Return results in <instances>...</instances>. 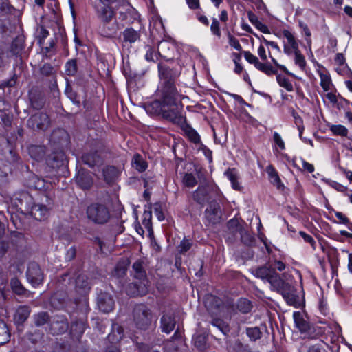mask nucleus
Segmentation results:
<instances>
[{"mask_svg": "<svg viewBox=\"0 0 352 352\" xmlns=\"http://www.w3.org/2000/svg\"><path fill=\"white\" fill-rule=\"evenodd\" d=\"M161 92L162 99L153 102L148 107L147 111L160 115L173 123H183L184 118L182 115V106L173 82L171 80L166 81Z\"/></svg>", "mask_w": 352, "mask_h": 352, "instance_id": "f257e3e1", "label": "nucleus"}, {"mask_svg": "<svg viewBox=\"0 0 352 352\" xmlns=\"http://www.w3.org/2000/svg\"><path fill=\"white\" fill-rule=\"evenodd\" d=\"M205 306L213 317L212 324L226 334L229 331L228 325L219 318H230L233 310L232 305L223 302L217 296L210 295L205 300Z\"/></svg>", "mask_w": 352, "mask_h": 352, "instance_id": "f03ea898", "label": "nucleus"}, {"mask_svg": "<svg viewBox=\"0 0 352 352\" xmlns=\"http://www.w3.org/2000/svg\"><path fill=\"white\" fill-rule=\"evenodd\" d=\"M87 216L89 221L96 224H104L109 218L107 207L101 204H92L87 209Z\"/></svg>", "mask_w": 352, "mask_h": 352, "instance_id": "7ed1b4c3", "label": "nucleus"}, {"mask_svg": "<svg viewBox=\"0 0 352 352\" xmlns=\"http://www.w3.org/2000/svg\"><path fill=\"white\" fill-rule=\"evenodd\" d=\"M133 320L137 328L147 329L151 324L152 314L144 305H138L133 309Z\"/></svg>", "mask_w": 352, "mask_h": 352, "instance_id": "20e7f679", "label": "nucleus"}, {"mask_svg": "<svg viewBox=\"0 0 352 352\" xmlns=\"http://www.w3.org/2000/svg\"><path fill=\"white\" fill-rule=\"evenodd\" d=\"M254 275L263 280H266L270 283L271 286L275 289L279 287V284L283 280L280 275L276 272L274 269L267 266L258 267L255 270Z\"/></svg>", "mask_w": 352, "mask_h": 352, "instance_id": "39448f33", "label": "nucleus"}, {"mask_svg": "<svg viewBox=\"0 0 352 352\" xmlns=\"http://www.w3.org/2000/svg\"><path fill=\"white\" fill-rule=\"evenodd\" d=\"M293 318L296 327L302 334L305 335V337L314 338L317 336V334L315 333V328L310 325L309 322L306 320L301 312H294Z\"/></svg>", "mask_w": 352, "mask_h": 352, "instance_id": "423d86ee", "label": "nucleus"}, {"mask_svg": "<svg viewBox=\"0 0 352 352\" xmlns=\"http://www.w3.org/2000/svg\"><path fill=\"white\" fill-rule=\"evenodd\" d=\"M33 131H45L50 125L48 116L44 113H37L32 116L27 123Z\"/></svg>", "mask_w": 352, "mask_h": 352, "instance_id": "0eeeda50", "label": "nucleus"}, {"mask_svg": "<svg viewBox=\"0 0 352 352\" xmlns=\"http://www.w3.org/2000/svg\"><path fill=\"white\" fill-rule=\"evenodd\" d=\"M28 280L33 287H36L42 283L44 276L40 266L36 263H31L26 272Z\"/></svg>", "mask_w": 352, "mask_h": 352, "instance_id": "6e6552de", "label": "nucleus"}, {"mask_svg": "<svg viewBox=\"0 0 352 352\" xmlns=\"http://www.w3.org/2000/svg\"><path fill=\"white\" fill-rule=\"evenodd\" d=\"M274 289L281 294L289 305H295L297 303V296L292 293V287L289 283L282 280Z\"/></svg>", "mask_w": 352, "mask_h": 352, "instance_id": "1a4fd4ad", "label": "nucleus"}, {"mask_svg": "<svg viewBox=\"0 0 352 352\" xmlns=\"http://www.w3.org/2000/svg\"><path fill=\"white\" fill-rule=\"evenodd\" d=\"M220 206L217 202H212L205 211V218L209 224H216L221 220Z\"/></svg>", "mask_w": 352, "mask_h": 352, "instance_id": "9d476101", "label": "nucleus"}, {"mask_svg": "<svg viewBox=\"0 0 352 352\" xmlns=\"http://www.w3.org/2000/svg\"><path fill=\"white\" fill-rule=\"evenodd\" d=\"M97 305L100 310L108 313L114 307V300L112 296L107 293H100L98 296Z\"/></svg>", "mask_w": 352, "mask_h": 352, "instance_id": "9b49d317", "label": "nucleus"}, {"mask_svg": "<svg viewBox=\"0 0 352 352\" xmlns=\"http://www.w3.org/2000/svg\"><path fill=\"white\" fill-rule=\"evenodd\" d=\"M148 280H140V283H130L126 287V292L131 296H143L147 293Z\"/></svg>", "mask_w": 352, "mask_h": 352, "instance_id": "f8f14e48", "label": "nucleus"}, {"mask_svg": "<svg viewBox=\"0 0 352 352\" xmlns=\"http://www.w3.org/2000/svg\"><path fill=\"white\" fill-rule=\"evenodd\" d=\"M119 29L116 20L102 23L100 26V34L105 37H111L117 33Z\"/></svg>", "mask_w": 352, "mask_h": 352, "instance_id": "ddd939ff", "label": "nucleus"}, {"mask_svg": "<svg viewBox=\"0 0 352 352\" xmlns=\"http://www.w3.org/2000/svg\"><path fill=\"white\" fill-rule=\"evenodd\" d=\"M97 12L101 23L115 20V12L109 5L104 4Z\"/></svg>", "mask_w": 352, "mask_h": 352, "instance_id": "4468645a", "label": "nucleus"}, {"mask_svg": "<svg viewBox=\"0 0 352 352\" xmlns=\"http://www.w3.org/2000/svg\"><path fill=\"white\" fill-rule=\"evenodd\" d=\"M78 185L82 189H88L93 184V179L89 173L79 171L76 179Z\"/></svg>", "mask_w": 352, "mask_h": 352, "instance_id": "2eb2a0df", "label": "nucleus"}, {"mask_svg": "<svg viewBox=\"0 0 352 352\" xmlns=\"http://www.w3.org/2000/svg\"><path fill=\"white\" fill-rule=\"evenodd\" d=\"M74 282L76 292L81 295L86 294L90 289L89 283L85 274H79Z\"/></svg>", "mask_w": 352, "mask_h": 352, "instance_id": "dca6fc26", "label": "nucleus"}, {"mask_svg": "<svg viewBox=\"0 0 352 352\" xmlns=\"http://www.w3.org/2000/svg\"><path fill=\"white\" fill-rule=\"evenodd\" d=\"M48 208L43 204H34L32 208V214L37 220L45 219L48 214Z\"/></svg>", "mask_w": 352, "mask_h": 352, "instance_id": "f3484780", "label": "nucleus"}, {"mask_svg": "<svg viewBox=\"0 0 352 352\" xmlns=\"http://www.w3.org/2000/svg\"><path fill=\"white\" fill-rule=\"evenodd\" d=\"M102 173L104 180L107 183H111L118 177L120 170L115 166H108L102 169Z\"/></svg>", "mask_w": 352, "mask_h": 352, "instance_id": "a211bd4d", "label": "nucleus"}, {"mask_svg": "<svg viewBox=\"0 0 352 352\" xmlns=\"http://www.w3.org/2000/svg\"><path fill=\"white\" fill-rule=\"evenodd\" d=\"M30 314V309L28 306H21L14 314V321L17 324H22L28 319Z\"/></svg>", "mask_w": 352, "mask_h": 352, "instance_id": "6ab92c4d", "label": "nucleus"}, {"mask_svg": "<svg viewBox=\"0 0 352 352\" xmlns=\"http://www.w3.org/2000/svg\"><path fill=\"white\" fill-rule=\"evenodd\" d=\"M122 36L123 42L133 43L140 39V33L133 28H128L123 31Z\"/></svg>", "mask_w": 352, "mask_h": 352, "instance_id": "aec40b11", "label": "nucleus"}, {"mask_svg": "<svg viewBox=\"0 0 352 352\" xmlns=\"http://www.w3.org/2000/svg\"><path fill=\"white\" fill-rule=\"evenodd\" d=\"M175 325L174 318L168 314L164 315L161 318V328L163 332L166 333H170Z\"/></svg>", "mask_w": 352, "mask_h": 352, "instance_id": "412c9836", "label": "nucleus"}, {"mask_svg": "<svg viewBox=\"0 0 352 352\" xmlns=\"http://www.w3.org/2000/svg\"><path fill=\"white\" fill-rule=\"evenodd\" d=\"M82 160L89 167H94L101 164L100 157L96 153L85 154L82 155Z\"/></svg>", "mask_w": 352, "mask_h": 352, "instance_id": "4be33fe9", "label": "nucleus"}, {"mask_svg": "<svg viewBox=\"0 0 352 352\" xmlns=\"http://www.w3.org/2000/svg\"><path fill=\"white\" fill-rule=\"evenodd\" d=\"M134 277L140 280H147L146 272L144 270L142 262L137 261L133 264Z\"/></svg>", "mask_w": 352, "mask_h": 352, "instance_id": "5701e85b", "label": "nucleus"}, {"mask_svg": "<svg viewBox=\"0 0 352 352\" xmlns=\"http://www.w3.org/2000/svg\"><path fill=\"white\" fill-rule=\"evenodd\" d=\"M194 199L200 204H204L208 200V190L204 187H199L193 193Z\"/></svg>", "mask_w": 352, "mask_h": 352, "instance_id": "b1692460", "label": "nucleus"}, {"mask_svg": "<svg viewBox=\"0 0 352 352\" xmlns=\"http://www.w3.org/2000/svg\"><path fill=\"white\" fill-rule=\"evenodd\" d=\"M85 329V323L84 321H76L71 325V333L76 338L80 337Z\"/></svg>", "mask_w": 352, "mask_h": 352, "instance_id": "393cba45", "label": "nucleus"}, {"mask_svg": "<svg viewBox=\"0 0 352 352\" xmlns=\"http://www.w3.org/2000/svg\"><path fill=\"white\" fill-rule=\"evenodd\" d=\"M183 131L188 138L193 143L198 144L200 142V137L197 131L188 125L183 126Z\"/></svg>", "mask_w": 352, "mask_h": 352, "instance_id": "a878e982", "label": "nucleus"}, {"mask_svg": "<svg viewBox=\"0 0 352 352\" xmlns=\"http://www.w3.org/2000/svg\"><path fill=\"white\" fill-rule=\"evenodd\" d=\"M132 165L139 172H143L147 168L146 162L142 159V157L140 155H134L132 160Z\"/></svg>", "mask_w": 352, "mask_h": 352, "instance_id": "bb28decb", "label": "nucleus"}, {"mask_svg": "<svg viewBox=\"0 0 352 352\" xmlns=\"http://www.w3.org/2000/svg\"><path fill=\"white\" fill-rule=\"evenodd\" d=\"M10 332L6 324L3 321H0V345L9 341Z\"/></svg>", "mask_w": 352, "mask_h": 352, "instance_id": "cd10ccee", "label": "nucleus"}, {"mask_svg": "<svg viewBox=\"0 0 352 352\" xmlns=\"http://www.w3.org/2000/svg\"><path fill=\"white\" fill-rule=\"evenodd\" d=\"M267 173L271 183H272L278 188H280L282 186V184L277 172L272 167L270 166L267 168Z\"/></svg>", "mask_w": 352, "mask_h": 352, "instance_id": "c85d7f7f", "label": "nucleus"}, {"mask_svg": "<svg viewBox=\"0 0 352 352\" xmlns=\"http://www.w3.org/2000/svg\"><path fill=\"white\" fill-rule=\"evenodd\" d=\"M326 98L329 100L333 107L340 109L343 107V103L346 102L342 98L339 100L336 94L329 92L326 94Z\"/></svg>", "mask_w": 352, "mask_h": 352, "instance_id": "c756f323", "label": "nucleus"}, {"mask_svg": "<svg viewBox=\"0 0 352 352\" xmlns=\"http://www.w3.org/2000/svg\"><path fill=\"white\" fill-rule=\"evenodd\" d=\"M237 309L242 313H248L252 309V305L250 300L246 298H241L236 304Z\"/></svg>", "mask_w": 352, "mask_h": 352, "instance_id": "7c9ffc66", "label": "nucleus"}, {"mask_svg": "<svg viewBox=\"0 0 352 352\" xmlns=\"http://www.w3.org/2000/svg\"><path fill=\"white\" fill-rule=\"evenodd\" d=\"M320 86L322 87L323 90L324 91H329L332 86L331 77L327 74L320 73Z\"/></svg>", "mask_w": 352, "mask_h": 352, "instance_id": "2f4dec72", "label": "nucleus"}, {"mask_svg": "<svg viewBox=\"0 0 352 352\" xmlns=\"http://www.w3.org/2000/svg\"><path fill=\"white\" fill-rule=\"evenodd\" d=\"M276 80L279 85L284 87L287 91H293V85L288 78L280 74L276 75Z\"/></svg>", "mask_w": 352, "mask_h": 352, "instance_id": "473e14b6", "label": "nucleus"}, {"mask_svg": "<svg viewBox=\"0 0 352 352\" xmlns=\"http://www.w3.org/2000/svg\"><path fill=\"white\" fill-rule=\"evenodd\" d=\"M10 285L12 291L19 294H23L25 292V289L22 285L21 282L16 278H12L10 281Z\"/></svg>", "mask_w": 352, "mask_h": 352, "instance_id": "72a5a7b5", "label": "nucleus"}, {"mask_svg": "<svg viewBox=\"0 0 352 352\" xmlns=\"http://www.w3.org/2000/svg\"><path fill=\"white\" fill-rule=\"evenodd\" d=\"M330 131L336 135L346 137L348 134V129L343 125L335 124L330 126Z\"/></svg>", "mask_w": 352, "mask_h": 352, "instance_id": "f704fd0d", "label": "nucleus"}, {"mask_svg": "<svg viewBox=\"0 0 352 352\" xmlns=\"http://www.w3.org/2000/svg\"><path fill=\"white\" fill-rule=\"evenodd\" d=\"M49 316L45 312H40L34 316V324L39 327L45 324L48 322Z\"/></svg>", "mask_w": 352, "mask_h": 352, "instance_id": "c9c22d12", "label": "nucleus"}, {"mask_svg": "<svg viewBox=\"0 0 352 352\" xmlns=\"http://www.w3.org/2000/svg\"><path fill=\"white\" fill-rule=\"evenodd\" d=\"M243 56H244L245 60L249 63L253 64L254 65V67L256 69H258V65H260V64L261 63L259 61L258 58L249 51H244L243 52Z\"/></svg>", "mask_w": 352, "mask_h": 352, "instance_id": "e433bc0d", "label": "nucleus"}, {"mask_svg": "<svg viewBox=\"0 0 352 352\" xmlns=\"http://www.w3.org/2000/svg\"><path fill=\"white\" fill-rule=\"evenodd\" d=\"M294 54L295 55V64L298 65L301 69H305L306 66V60L304 56L300 53V50L294 52Z\"/></svg>", "mask_w": 352, "mask_h": 352, "instance_id": "4c0bfd02", "label": "nucleus"}, {"mask_svg": "<svg viewBox=\"0 0 352 352\" xmlns=\"http://www.w3.org/2000/svg\"><path fill=\"white\" fill-rule=\"evenodd\" d=\"M65 72L67 75L74 76L77 72V64L75 60H69L65 64Z\"/></svg>", "mask_w": 352, "mask_h": 352, "instance_id": "58836bf2", "label": "nucleus"}, {"mask_svg": "<svg viewBox=\"0 0 352 352\" xmlns=\"http://www.w3.org/2000/svg\"><path fill=\"white\" fill-rule=\"evenodd\" d=\"M127 266L125 263H119L115 267L113 276L118 278L123 277L126 272Z\"/></svg>", "mask_w": 352, "mask_h": 352, "instance_id": "ea45409f", "label": "nucleus"}, {"mask_svg": "<svg viewBox=\"0 0 352 352\" xmlns=\"http://www.w3.org/2000/svg\"><path fill=\"white\" fill-rule=\"evenodd\" d=\"M259 71L265 73L267 76H270L272 74H277V71L272 66L267 63H261L260 65H258V69Z\"/></svg>", "mask_w": 352, "mask_h": 352, "instance_id": "a19ab883", "label": "nucleus"}, {"mask_svg": "<svg viewBox=\"0 0 352 352\" xmlns=\"http://www.w3.org/2000/svg\"><path fill=\"white\" fill-rule=\"evenodd\" d=\"M184 184L189 188H193L197 184V179L192 173H186L183 177Z\"/></svg>", "mask_w": 352, "mask_h": 352, "instance_id": "79ce46f5", "label": "nucleus"}, {"mask_svg": "<svg viewBox=\"0 0 352 352\" xmlns=\"http://www.w3.org/2000/svg\"><path fill=\"white\" fill-rule=\"evenodd\" d=\"M247 334L251 340H256L261 338V331L258 327L248 328Z\"/></svg>", "mask_w": 352, "mask_h": 352, "instance_id": "37998d69", "label": "nucleus"}, {"mask_svg": "<svg viewBox=\"0 0 352 352\" xmlns=\"http://www.w3.org/2000/svg\"><path fill=\"white\" fill-rule=\"evenodd\" d=\"M146 53L145 54V58L147 61H155L157 58V55L155 53L153 48L150 46H146Z\"/></svg>", "mask_w": 352, "mask_h": 352, "instance_id": "c03bdc74", "label": "nucleus"}, {"mask_svg": "<svg viewBox=\"0 0 352 352\" xmlns=\"http://www.w3.org/2000/svg\"><path fill=\"white\" fill-rule=\"evenodd\" d=\"M273 140L276 145H277L280 150L285 148V142L279 133L274 132L273 134Z\"/></svg>", "mask_w": 352, "mask_h": 352, "instance_id": "a18cd8bd", "label": "nucleus"}, {"mask_svg": "<svg viewBox=\"0 0 352 352\" xmlns=\"http://www.w3.org/2000/svg\"><path fill=\"white\" fill-rule=\"evenodd\" d=\"M192 243L188 239H184L181 241L179 245V252L180 253H185L191 248Z\"/></svg>", "mask_w": 352, "mask_h": 352, "instance_id": "49530a36", "label": "nucleus"}, {"mask_svg": "<svg viewBox=\"0 0 352 352\" xmlns=\"http://www.w3.org/2000/svg\"><path fill=\"white\" fill-rule=\"evenodd\" d=\"M228 40H229V44L230 46L233 47L234 49H236L238 51H241L242 50V47H241V44L239 43V41L234 36L229 34H228Z\"/></svg>", "mask_w": 352, "mask_h": 352, "instance_id": "de8ad7c7", "label": "nucleus"}, {"mask_svg": "<svg viewBox=\"0 0 352 352\" xmlns=\"http://www.w3.org/2000/svg\"><path fill=\"white\" fill-rule=\"evenodd\" d=\"M212 32L217 35L218 37L221 36V31L219 28V23L217 19H213L210 26Z\"/></svg>", "mask_w": 352, "mask_h": 352, "instance_id": "09e8293b", "label": "nucleus"}, {"mask_svg": "<svg viewBox=\"0 0 352 352\" xmlns=\"http://www.w3.org/2000/svg\"><path fill=\"white\" fill-rule=\"evenodd\" d=\"M228 227L232 230V232H236L239 230L240 226L237 219H232L228 223Z\"/></svg>", "mask_w": 352, "mask_h": 352, "instance_id": "8fccbe9b", "label": "nucleus"}, {"mask_svg": "<svg viewBox=\"0 0 352 352\" xmlns=\"http://www.w3.org/2000/svg\"><path fill=\"white\" fill-rule=\"evenodd\" d=\"M206 343V338L204 336H198L195 338V345L199 349L204 347Z\"/></svg>", "mask_w": 352, "mask_h": 352, "instance_id": "3c124183", "label": "nucleus"}, {"mask_svg": "<svg viewBox=\"0 0 352 352\" xmlns=\"http://www.w3.org/2000/svg\"><path fill=\"white\" fill-rule=\"evenodd\" d=\"M299 25L302 29L305 35L307 37L309 38L311 36V34L309 29L308 28L307 25L302 21H299ZM307 42L308 43H311V39L310 38L307 39Z\"/></svg>", "mask_w": 352, "mask_h": 352, "instance_id": "603ef678", "label": "nucleus"}, {"mask_svg": "<svg viewBox=\"0 0 352 352\" xmlns=\"http://www.w3.org/2000/svg\"><path fill=\"white\" fill-rule=\"evenodd\" d=\"M308 352H327L321 344H314L309 348Z\"/></svg>", "mask_w": 352, "mask_h": 352, "instance_id": "864d4df0", "label": "nucleus"}, {"mask_svg": "<svg viewBox=\"0 0 352 352\" xmlns=\"http://www.w3.org/2000/svg\"><path fill=\"white\" fill-rule=\"evenodd\" d=\"M41 72L43 74L47 76L53 72V67L50 64H45L41 67Z\"/></svg>", "mask_w": 352, "mask_h": 352, "instance_id": "5fc2aeb1", "label": "nucleus"}, {"mask_svg": "<svg viewBox=\"0 0 352 352\" xmlns=\"http://www.w3.org/2000/svg\"><path fill=\"white\" fill-rule=\"evenodd\" d=\"M272 265L274 267V270L276 269L277 270L282 272L285 269V264L283 263L281 261L275 260L272 264Z\"/></svg>", "mask_w": 352, "mask_h": 352, "instance_id": "6e6d98bb", "label": "nucleus"}, {"mask_svg": "<svg viewBox=\"0 0 352 352\" xmlns=\"http://www.w3.org/2000/svg\"><path fill=\"white\" fill-rule=\"evenodd\" d=\"M300 236L303 238L305 241L310 243L312 246L314 245L315 241L313 237L304 232H300Z\"/></svg>", "mask_w": 352, "mask_h": 352, "instance_id": "4d7b16f0", "label": "nucleus"}, {"mask_svg": "<svg viewBox=\"0 0 352 352\" xmlns=\"http://www.w3.org/2000/svg\"><path fill=\"white\" fill-rule=\"evenodd\" d=\"M248 16L249 21L255 25L259 22L258 16L251 11L248 12Z\"/></svg>", "mask_w": 352, "mask_h": 352, "instance_id": "13d9d810", "label": "nucleus"}, {"mask_svg": "<svg viewBox=\"0 0 352 352\" xmlns=\"http://www.w3.org/2000/svg\"><path fill=\"white\" fill-rule=\"evenodd\" d=\"M258 30H259L261 32L265 34H269L270 30L267 25L261 23L260 21L259 22L254 25Z\"/></svg>", "mask_w": 352, "mask_h": 352, "instance_id": "bf43d9fd", "label": "nucleus"}, {"mask_svg": "<svg viewBox=\"0 0 352 352\" xmlns=\"http://www.w3.org/2000/svg\"><path fill=\"white\" fill-rule=\"evenodd\" d=\"M188 7L195 10L199 8V0H186Z\"/></svg>", "mask_w": 352, "mask_h": 352, "instance_id": "052dcab7", "label": "nucleus"}, {"mask_svg": "<svg viewBox=\"0 0 352 352\" xmlns=\"http://www.w3.org/2000/svg\"><path fill=\"white\" fill-rule=\"evenodd\" d=\"M34 179L35 180V188L37 189H42L45 187V181L43 179H39L38 177H34Z\"/></svg>", "mask_w": 352, "mask_h": 352, "instance_id": "680f3d73", "label": "nucleus"}, {"mask_svg": "<svg viewBox=\"0 0 352 352\" xmlns=\"http://www.w3.org/2000/svg\"><path fill=\"white\" fill-rule=\"evenodd\" d=\"M283 36L287 38V43H290L294 41H296L294 35L289 30H283Z\"/></svg>", "mask_w": 352, "mask_h": 352, "instance_id": "e2e57ef3", "label": "nucleus"}, {"mask_svg": "<svg viewBox=\"0 0 352 352\" xmlns=\"http://www.w3.org/2000/svg\"><path fill=\"white\" fill-rule=\"evenodd\" d=\"M258 54L263 60H266L267 57L265 49L263 45H260L258 49Z\"/></svg>", "mask_w": 352, "mask_h": 352, "instance_id": "0e129e2a", "label": "nucleus"}, {"mask_svg": "<svg viewBox=\"0 0 352 352\" xmlns=\"http://www.w3.org/2000/svg\"><path fill=\"white\" fill-rule=\"evenodd\" d=\"M76 255V249L74 247H71L69 248L66 253V258L67 260H72L75 257Z\"/></svg>", "mask_w": 352, "mask_h": 352, "instance_id": "69168bd1", "label": "nucleus"}, {"mask_svg": "<svg viewBox=\"0 0 352 352\" xmlns=\"http://www.w3.org/2000/svg\"><path fill=\"white\" fill-rule=\"evenodd\" d=\"M0 118L5 124H8L10 122L8 115L4 110H0Z\"/></svg>", "mask_w": 352, "mask_h": 352, "instance_id": "338daca9", "label": "nucleus"}, {"mask_svg": "<svg viewBox=\"0 0 352 352\" xmlns=\"http://www.w3.org/2000/svg\"><path fill=\"white\" fill-rule=\"evenodd\" d=\"M227 177L229 179L230 182H234L237 179V176L234 173V170H229L226 173Z\"/></svg>", "mask_w": 352, "mask_h": 352, "instance_id": "774afa93", "label": "nucleus"}]
</instances>
